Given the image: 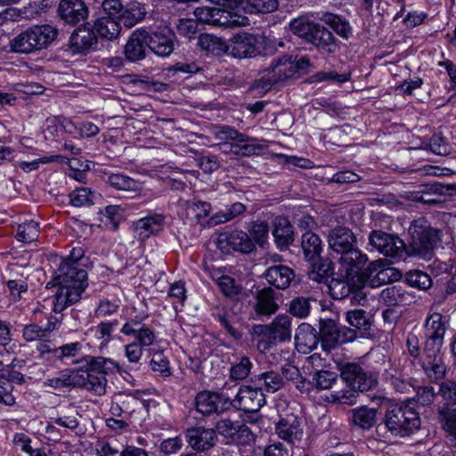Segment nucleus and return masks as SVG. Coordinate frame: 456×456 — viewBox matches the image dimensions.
<instances>
[{
	"label": "nucleus",
	"mask_w": 456,
	"mask_h": 456,
	"mask_svg": "<svg viewBox=\"0 0 456 456\" xmlns=\"http://www.w3.org/2000/svg\"><path fill=\"white\" fill-rule=\"evenodd\" d=\"M88 260L82 247L73 248L66 257L61 258L53 276L57 287L53 302L54 313H61L81 299L88 286L86 270Z\"/></svg>",
	"instance_id": "f257e3e1"
},
{
	"label": "nucleus",
	"mask_w": 456,
	"mask_h": 456,
	"mask_svg": "<svg viewBox=\"0 0 456 456\" xmlns=\"http://www.w3.org/2000/svg\"><path fill=\"white\" fill-rule=\"evenodd\" d=\"M85 365L77 368L78 373L77 387L86 389L94 395L102 396L107 392V376L122 373V367L115 360L104 356L84 355L80 359L74 358L71 363Z\"/></svg>",
	"instance_id": "f03ea898"
},
{
	"label": "nucleus",
	"mask_w": 456,
	"mask_h": 456,
	"mask_svg": "<svg viewBox=\"0 0 456 456\" xmlns=\"http://www.w3.org/2000/svg\"><path fill=\"white\" fill-rule=\"evenodd\" d=\"M289 28L295 36L312 45L322 55L333 56L340 50V42L333 33L308 17L293 19Z\"/></svg>",
	"instance_id": "7ed1b4c3"
},
{
	"label": "nucleus",
	"mask_w": 456,
	"mask_h": 456,
	"mask_svg": "<svg viewBox=\"0 0 456 456\" xmlns=\"http://www.w3.org/2000/svg\"><path fill=\"white\" fill-rule=\"evenodd\" d=\"M411 239L405 244V256L430 260L439 240L438 231L424 218L415 220L409 228Z\"/></svg>",
	"instance_id": "20e7f679"
},
{
	"label": "nucleus",
	"mask_w": 456,
	"mask_h": 456,
	"mask_svg": "<svg viewBox=\"0 0 456 456\" xmlns=\"http://www.w3.org/2000/svg\"><path fill=\"white\" fill-rule=\"evenodd\" d=\"M210 133L219 142L218 145L224 152L250 157L262 150L256 138L249 137L230 126H214L210 128Z\"/></svg>",
	"instance_id": "39448f33"
},
{
	"label": "nucleus",
	"mask_w": 456,
	"mask_h": 456,
	"mask_svg": "<svg viewBox=\"0 0 456 456\" xmlns=\"http://www.w3.org/2000/svg\"><path fill=\"white\" fill-rule=\"evenodd\" d=\"M384 424L391 435L406 437L420 428L421 419L411 403H405L389 407L384 417Z\"/></svg>",
	"instance_id": "423d86ee"
},
{
	"label": "nucleus",
	"mask_w": 456,
	"mask_h": 456,
	"mask_svg": "<svg viewBox=\"0 0 456 456\" xmlns=\"http://www.w3.org/2000/svg\"><path fill=\"white\" fill-rule=\"evenodd\" d=\"M57 35L58 30L51 25L33 26L11 41V49L20 53H30L45 49L54 41Z\"/></svg>",
	"instance_id": "0eeeda50"
},
{
	"label": "nucleus",
	"mask_w": 456,
	"mask_h": 456,
	"mask_svg": "<svg viewBox=\"0 0 456 456\" xmlns=\"http://www.w3.org/2000/svg\"><path fill=\"white\" fill-rule=\"evenodd\" d=\"M254 333L259 337L257 348L268 350L276 342L289 341L292 335L291 317L285 314H278L271 323L254 326Z\"/></svg>",
	"instance_id": "6e6552de"
},
{
	"label": "nucleus",
	"mask_w": 456,
	"mask_h": 456,
	"mask_svg": "<svg viewBox=\"0 0 456 456\" xmlns=\"http://www.w3.org/2000/svg\"><path fill=\"white\" fill-rule=\"evenodd\" d=\"M36 349L38 353L39 359L57 366L59 364L71 363L73 359L80 354L83 345L81 342L76 341L56 346V345L47 338L39 340Z\"/></svg>",
	"instance_id": "1a4fd4ad"
},
{
	"label": "nucleus",
	"mask_w": 456,
	"mask_h": 456,
	"mask_svg": "<svg viewBox=\"0 0 456 456\" xmlns=\"http://www.w3.org/2000/svg\"><path fill=\"white\" fill-rule=\"evenodd\" d=\"M319 333L321 346L327 353L357 338L355 330L342 326L331 319L320 321Z\"/></svg>",
	"instance_id": "9d476101"
},
{
	"label": "nucleus",
	"mask_w": 456,
	"mask_h": 456,
	"mask_svg": "<svg viewBox=\"0 0 456 456\" xmlns=\"http://www.w3.org/2000/svg\"><path fill=\"white\" fill-rule=\"evenodd\" d=\"M369 243L380 254L394 260H400L405 256V242L397 235L375 230L369 235Z\"/></svg>",
	"instance_id": "9b49d317"
},
{
	"label": "nucleus",
	"mask_w": 456,
	"mask_h": 456,
	"mask_svg": "<svg viewBox=\"0 0 456 456\" xmlns=\"http://www.w3.org/2000/svg\"><path fill=\"white\" fill-rule=\"evenodd\" d=\"M216 245L224 254L232 252L250 254L256 249L255 243L248 233L239 229L221 232L218 235Z\"/></svg>",
	"instance_id": "f8f14e48"
},
{
	"label": "nucleus",
	"mask_w": 456,
	"mask_h": 456,
	"mask_svg": "<svg viewBox=\"0 0 456 456\" xmlns=\"http://www.w3.org/2000/svg\"><path fill=\"white\" fill-rule=\"evenodd\" d=\"M146 45L159 57H168L175 49V34L167 27L156 29L144 27Z\"/></svg>",
	"instance_id": "ddd939ff"
},
{
	"label": "nucleus",
	"mask_w": 456,
	"mask_h": 456,
	"mask_svg": "<svg viewBox=\"0 0 456 456\" xmlns=\"http://www.w3.org/2000/svg\"><path fill=\"white\" fill-rule=\"evenodd\" d=\"M340 377L354 390L368 391L377 386V379L368 374L356 362H345L339 365Z\"/></svg>",
	"instance_id": "4468645a"
},
{
	"label": "nucleus",
	"mask_w": 456,
	"mask_h": 456,
	"mask_svg": "<svg viewBox=\"0 0 456 456\" xmlns=\"http://www.w3.org/2000/svg\"><path fill=\"white\" fill-rule=\"evenodd\" d=\"M193 14L200 23L215 27L234 28L243 24L240 16L222 8L200 6L194 10Z\"/></svg>",
	"instance_id": "2eb2a0df"
},
{
	"label": "nucleus",
	"mask_w": 456,
	"mask_h": 456,
	"mask_svg": "<svg viewBox=\"0 0 456 456\" xmlns=\"http://www.w3.org/2000/svg\"><path fill=\"white\" fill-rule=\"evenodd\" d=\"M197 411L204 416L212 413L220 414L229 411L232 407V399L224 392H200L195 398Z\"/></svg>",
	"instance_id": "dca6fc26"
},
{
	"label": "nucleus",
	"mask_w": 456,
	"mask_h": 456,
	"mask_svg": "<svg viewBox=\"0 0 456 456\" xmlns=\"http://www.w3.org/2000/svg\"><path fill=\"white\" fill-rule=\"evenodd\" d=\"M449 328V318L440 313L429 314L425 322L426 342L424 347L440 348L444 345V334Z\"/></svg>",
	"instance_id": "f3484780"
},
{
	"label": "nucleus",
	"mask_w": 456,
	"mask_h": 456,
	"mask_svg": "<svg viewBox=\"0 0 456 456\" xmlns=\"http://www.w3.org/2000/svg\"><path fill=\"white\" fill-rule=\"evenodd\" d=\"M232 407L245 412H256L266 403L262 387L241 386L232 400Z\"/></svg>",
	"instance_id": "a211bd4d"
},
{
	"label": "nucleus",
	"mask_w": 456,
	"mask_h": 456,
	"mask_svg": "<svg viewBox=\"0 0 456 456\" xmlns=\"http://www.w3.org/2000/svg\"><path fill=\"white\" fill-rule=\"evenodd\" d=\"M421 367L431 381L443 379L446 374V365L441 349L424 347Z\"/></svg>",
	"instance_id": "6ab92c4d"
},
{
	"label": "nucleus",
	"mask_w": 456,
	"mask_h": 456,
	"mask_svg": "<svg viewBox=\"0 0 456 456\" xmlns=\"http://www.w3.org/2000/svg\"><path fill=\"white\" fill-rule=\"evenodd\" d=\"M98 38L93 28L79 27L74 30L69 40V50L73 54L86 55L97 48Z\"/></svg>",
	"instance_id": "aec40b11"
},
{
	"label": "nucleus",
	"mask_w": 456,
	"mask_h": 456,
	"mask_svg": "<svg viewBox=\"0 0 456 456\" xmlns=\"http://www.w3.org/2000/svg\"><path fill=\"white\" fill-rule=\"evenodd\" d=\"M367 261V256L358 249L357 246L342 253L338 259L345 279L360 278L359 274L364 268Z\"/></svg>",
	"instance_id": "412c9836"
},
{
	"label": "nucleus",
	"mask_w": 456,
	"mask_h": 456,
	"mask_svg": "<svg viewBox=\"0 0 456 456\" xmlns=\"http://www.w3.org/2000/svg\"><path fill=\"white\" fill-rule=\"evenodd\" d=\"M188 444L196 451L205 452L214 447L217 441L216 431L198 426L190 428L185 432Z\"/></svg>",
	"instance_id": "4be33fe9"
},
{
	"label": "nucleus",
	"mask_w": 456,
	"mask_h": 456,
	"mask_svg": "<svg viewBox=\"0 0 456 456\" xmlns=\"http://www.w3.org/2000/svg\"><path fill=\"white\" fill-rule=\"evenodd\" d=\"M297 65L291 55H283L273 60L269 67L271 77L266 85L270 89L273 85L283 82L292 77L297 73Z\"/></svg>",
	"instance_id": "5701e85b"
},
{
	"label": "nucleus",
	"mask_w": 456,
	"mask_h": 456,
	"mask_svg": "<svg viewBox=\"0 0 456 456\" xmlns=\"http://www.w3.org/2000/svg\"><path fill=\"white\" fill-rule=\"evenodd\" d=\"M274 430L279 438L291 445L299 442L304 435L300 419L293 415L281 419L275 424Z\"/></svg>",
	"instance_id": "b1692460"
},
{
	"label": "nucleus",
	"mask_w": 456,
	"mask_h": 456,
	"mask_svg": "<svg viewBox=\"0 0 456 456\" xmlns=\"http://www.w3.org/2000/svg\"><path fill=\"white\" fill-rule=\"evenodd\" d=\"M166 216L160 213H152L138 219L134 223V232L140 240H146L164 230Z\"/></svg>",
	"instance_id": "393cba45"
},
{
	"label": "nucleus",
	"mask_w": 456,
	"mask_h": 456,
	"mask_svg": "<svg viewBox=\"0 0 456 456\" xmlns=\"http://www.w3.org/2000/svg\"><path fill=\"white\" fill-rule=\"evenodd\" d=\"M329 247L336 253L342 254L357 246L354 233L347 227L337 226L328 235Z\"/></svg>",
	"instance_id": "a878e982"
},
{
	"label": "nucleus",
	"mask_w": 456,
	"mask_h": 456,
	"mask_svg": "<svg viewBox=\"0 0 456 456\" xmlns=\"http://www.w3.org/2000/svg\"><path fill=\"white\" fill-rule=\"evenodd\" d=\"M58 12L66 23L76 25L88 16V8L83 0H61Z\"/></svg>",
	"instance_id": "bb28decb"
},
{
	"label": "nucleus",
	"mask_w": 456,
	"mask_h": 456,
	"mask_svg": "<svg viewBox=\"0 0 456 456\" xmlns=\"http://www.w3.org/2000/svg\"><path fill=\"white\" fill-rule=\"evenodd\" d=\"M256 44L257 39L254 35L240 32L231 39V54L239 59L251 58L257 53Z\"/></svg>",
	"instance_id": "cd10ccee"
},
{
	"label": "nucleus",
	"mask_w": 456,
	"mask_h": 456,
	"mask_svg": "<svg viewBox=\"0 0 456 456\" xmlns=\"http://www.w3.org/2000/svg\"><path fill=\"white\" fill-rule=\"evenodd\" d=\"M146 49L144 28H140L132 32L125 45L124 54L129 61L135 62L145 59Z\"/></svg>",
	"instance_id": "c85d7f7f"
},
{
	"label": "nucleus",
	"mask_w": 456,
	"mask_h": 456,
	"mask_svg": "<svg viewBox=\"0 0 456 456\" xmlns=\"http://www.w3.org/2000/svg\"><path fill=\"white\" fill-rule=\"evenodd\" d=\"M320 333L310 324L301 323L295 333V346L299 353L307 354L316 348Z\"/></svg>",
	"instance_id": "c756f323"
},
{
	"label": "nucleus",
	"mask_w": 456,
	"mask_h": 456,
	"mask_svg": "<svg viewBox=\"0 0 456 456\" xmlns=\"http://www.w3.org/2000/svg\"><path fill=\"white\" fill-rule=\"evenodd\" d=\"M273 236L280 250L287 249L294 241V229L289 220L284 216H278L273 222Z\"/></svg>",
	"instance_id": "7c9ffc66"
},
{
	"label": "nucleus",
	"mask_w": 456,
	"mask_h": 456,
	"mask_svg": "<svg viewBox=\"0 0 456 456\" xmlns=\"http://www.w3.org/2000/svg\"><path fill=\"white\" fill-rule=\"evenodd\" d=\"M279 309L275 291L268 287L256 291L254 310L258 316H271Z\"/></svg>",
	"instance_id": "2f4dec72"
},
{
	"label": "nucleus",
	"mask_w": 456,
	"mask_h": 456,
	"mask_svg": "<svg viewBox=\"0 0 456 456\" xmlns=\"http://www.w3.org/2000/svg\"><path fill=\"white\" fill-rule=\"evenodd\" d=\"M265 277L271 286L278 289H286L295 278V273L289 266L277 265L267 268Z\"/></svg>",
	"instance_id": "473e14b6"
},
{
	"label": "nucleus",
	"mask_w": 456,
	"mask_h": 456,
	"mask_svg": "<svg viewBox=\"0 0 456 456\" xmlns=\"http://www.w3.org/2000/svg\"><path fill=\"white\" fill-rule=\"evenodd\" d=\"M77 368H66L60 370L55 376L47 378L44 381V387L61 391L77 387L79 383L77 381Z\"/></svg>",
	"instance_id": "72a5a7b5"
},
{
	"label": "nucleus",
	"mask_w": 456,
	"mask_h": 456,
	"mask_svg": "<svg viewBox=\"0 0 456 456\" xmlns=\"http://www.w3.org/2000/svg\"><path fill=\"white\" fill-rule=\"evenodd\" d=\"M137 399L129 394L117 393L111 397L110 412L116 417L130 416L137 405Z\"/></svg>",
	"instance_id": "f704fd0d"
},
{
	"label": "nucleus",
	"mask_w": 456,
	"mask_h": 456,
	"mask_svg": "<svg viewBox=\"0 0 456 456\" xmlns=\"http://www.w3.org/2000/svg\"><path fill=\"white\" fill-rule=\"evenodd\" d=\"M380 299L389 306L406 305L412 301V296L401 285H391L380 293Z\"/></svg>",
	"instance_id": "c9c22d12"
},
{
	"label": "nucleus",
	"mask_w": 456,
	"mask_h": 456,
	"mask_svg": "<svg viewBox=\"0 0 456 456\" xmlns=\"http://www.w3.org/2000/svg\"><path fill=\"white\" fill-rule=\"evenodd\" d=\"M92 28L96 37L113 40L119 36L121 25L118 20L102 16L94 21Z\"/></svg>",
	"instance_id": "e433bc0d"
},
{
	"label": "nucleus",
	"mask_w": 456,
	"mask_h": 456,
	"mask_svg": "<svg viewBox=\"0 0 456 456\" xmlns=\"http://www.w3.org/2000/svg\"><path fill=\"white\" fill-rule=\"evenodd\" d=\"M321 20L342 39L349 40L353 36V28L349 20L345 17L331 12H325Z\"/></svg>",
	"instance_id": "4c0bfd02"
},
{
	"label": "nucleus",
	"mask_w": 456,
	"mask_h": 456,
	"mask_svg": "<svg viewBox=\"0 0 456 456\" xmlns=\"http://www.w3.org/2000/svg\"><path fill=\"white\" fill-rule=\"evenodd\" d=\"M301 248L308 262L315 261L322 252V242L319 235L312 231L304 232L301 237Z\"/></svg>",
	"instance_id": "58836bf2"
},
{
	"label": "nucleus",
	"mask_w": 456,
	"mask_h": 456,
	"mask_svg": "<svg viewBox=\"0 0 456 456\" xmlns=\"http://www.w3.org/2000/svg\"><path fill=\"white\" fill-rule=\"evenodd\" d=\"M316 260V262H311L312 265L311 269L308 272V277L314 281L326 283L333 274V264L330 260L324 258L319 257Z\"/></svg>",
	"instance_id": "ea45409f"
},
{
	"label": "nucleus",
	"mask_w": 456,
	"mask_h": 456,
	"mask_svg": "<svg viewBox=\"0 0 456 456\" xmlns=\"http://www.w3.org/2000/svg\"><path fill=\"white\" fill-rule=\"evenodd\" d=\"M252 382L256 385L263 386L268 393H275L284 385L282 376L274 370L265 371L254 376Z\"/></svg>",
	"instance_id": "a19ab883"
},
{
	"label": "nucleus",
	"mask_w": 456,
	"mask_h": 456,
	"mask_svg": "<svg viewBox=\"0 0 456 456\" xmlns=\"http://www.w3.org/2000/svg\"><path fill=\"white\" fill-rule=\"evenodd\" d=\"M107 183L116 190L127 192L138 193L142 189L138 181L122 173L109 175Z\"/></svg>",
	"instance_id": "79ce46f5"
},
{
	"label": "nucleus",
	"mask_w": 456,
	"mask_h": 456,
	"mask_svg": "<svg viewBox=\"0 0 456 456\" xmlns=\"http://www.w3.org/2000/svg\"><path fill=\"white\" fill-rule=\"evenodd\" d=\"M77 415L76 408L73 405H69L65 409L59 411L56 416L51 417L50 420L52 423L74 431L79 426Z\"/></svg>",
	"instance_id": "37998d69"
},
{
	"label": "nucleus",
	"mask_w": 456,
	"mask_h": 456,
	"mask_svg": "<svg viewBox=\"0 0 456 456\" xmlns=\"http://www.w3.org/2000/svg\"><path fill=\"white\" fill-rule=\"evenodd\" d=\"M198 45L202 51L213 55H221L228 50V46L220 37L211 34H200Z\"/></svg>",
	"instance_id": "c03bdc74"
},
{
	"label": "nucleus",
	"mask_w": 456,
	"mask_h": 456,
	"mask_svg": "<svg viewBox=\"0 0 456 456\" xmlns=\"http://www.w3.org/2000/svg\"><path fill=\"white\" fill-rule=\"evenodd\" d=\"M385 380L396 392L407 393L412 387L411 379L407 378L401 370L389 368L385 372Z\"/></svg>",
	"instance_id": "a18cd8bd"
},
{
	"label": "nucleus",
	"mask_w": 456,
	"mask_h": 456,
	"mask_svg": "<svg viewBox=\"0 0 456 456\" xmlns=\"http://www.w3.org/2000/svg\"><path fill=\"white\" fill-rule=\"evenodd\" d=\"M121 14L119 24L123 23L125 27L132 28L144 18L146 11L140 3H131L126 7L124 6Z\"/></svg>",
	"instance_id": "49530a36"
},
{
	"label": "nucleus",
	"mask_w": 456,
	"mask_h": 456,
	"mask_svg": "<svg viewBox=\"0 0 456 456\" xmlns=\"http://www.w3.org/2000/svg\"><path fill=\"white\" fill-rule=\"evenodd\" d=\"M376 418L377 410L374 408L362 406L352 411L353 423L362 429H370L372 428L376 422Z\"/></svg>",
	"instance_id": "de8ad7c7"
},
{
	"label": "nucleus",
	"mask_w": 456,
	"mask_h": 456,
	"mask_svg": "<svg viewBox=\"0 0 456 456\" xmlns=\"http://www.w3.org/2000/svg\"><path fill=\"white\" fill-rule=\"evenodd\" d=\"M118 325V321L114 319L112 321L101 322L96 326L92 327L90 330L94 333L96 340L100 341V346H106L112 339V334Z\"/></svg>",
	"instance_id": "09e8293b"
},
{
	"label": "nucleus",
	"mask_w": 456,
	"mask_h": 456,
	"mask_svg": "<svg viewBox=\"0 0 456 456\" xmlns=\"http://www.w3.org/2000/svg\"><path fill=\"white\" fill-rule=\"evenodd\" d=\"M246 209L247 208L244 204L240 202H234L229 207H227L225 210H221L213 215L209 218L208 223L211 225H216L232 221V219L243 214L246 211Z\"/></svg>",
	"instance_id": "8fccbe9b"
},
{
	"label": "nucleus",
	"mask_w": 456,
	"mask_h": 456,
	"mask_svg": "<svg viewBox=\"0 0 456 456\" xmlns=\"http://www.w3.org/2000/svg\"><path fill=\"white\" fill-rule=\"evenodd\" d=\"M311 297L297 296L292 298L288 304V312L298 319H305L311 312Z\"/></svg>",
	"instance_id": "3c124183"
},
{
	"label": "nucleus",
	"mask_w": 456,
	"mask_h": 456,
	"mask_svg": "<svg viewBox=\"0 0 456 456\" xmlns=\"http://www.w3.org/2000/svg\"><path fill=\"white\" fill-rule=\"evenodd\" d=\"M248 235L253 242L259 245L261 248L267 242L269 236V224L266 221H253L247 226Z\"/></svg>",
	"instance_id": "603ef678"
},
{
	"label": "nucleus",
	"mask_w": 456,
	"mask_h": 456,
	"mask_svg": "<svg viewBox=\"0 0 456 456\" xmlns=\"http://www.w3.org/2000/svg\"><path fill=\"white\" fill-rule=\"evenodd\" d=\"M39 232V224L34 220H28L19 224L16 239L24 243H30L37 240Z\"/></svg>",
	"instance_id": "864d4df0"
},
{
	"label": "nucleus",
	"mask_w": 456,
	"mask_h": 456,
	"mask_svg": "<svg viewBox=\"0 0 456 456\" xmlns=\"http://www.w3.org/2000/svg\"><path fill=\"white\" fill-rule=\"evenodd\" d=\"M314 387L318 390L331 388L338 379V374L328 370H316L312 377Z\"/></svg>",
	"instance_id": "5fc2aeb1"
},
{
	"label": "nucleus",
	"mask_w": 456,
	"mask_h": 456,
	"mask_svg": "<svg viewBox=\"0 0 456 456\" xmlns=\"http://www.w3.org/2000/svg\"><path fill=\"white\" fill-rule=\"evenodd\" d=\"M253 368V363L247 356H241L239 361L230 368V378L232 380L240 381L247 379Z\"/></svg>",
	"instance_id": "6e6d98bb"
},
{
	"label": "nucleus",
	"mask_w": 456,
	"mask_h": 456,
	"mask_svg": "<svg viewBox=\"0 0 456 456\" xmlns=\"http://www.w3.org/2000/svg\"><path fill=\"white\" fill-rule=\"evenodd\" d=\"M354 278L346 279V281H336L330 285V293L334 299L341 300L349 297L352 291L355 289Z\"/></svg>",
	"instance_id": "4d7b16f0"
},
{
	"label": "nucleus",
	"mask_w": 456,
	"mask_h": 456,
	"mask_svg": "<svg viewBox=\"0 0 456 456\" xmlns=\"http://www.w3.org/2000/svg\"><path fill=\"white\" fill-rule=\"evenodd\" d=\"M405 281L413 288L426 290L432 285L430 276L419 270H411L405 275Z\"/></svg>",
	"instance_id": "13d9d810"
},
{
	"label": "nucleus",
	"mask_w": 456,
	"mask_h": 456,
	"mask_svg": "<svg viewBox=\"0 0 456 456\" xmlns=\"http://www.w3.org/2000/svg\"><path fill=\"white\" fill-rule=\"evenodd\" d=\"M69 202L74 207H85L94 204V192L87 187L74 190L69 194Z\"/></svg>",
	"instance_id": "bf43d9fd"
},
{
	"label": "nucleus",
	"mask_w": 456,
	"mask_h": 456,
	"mask_svg": "<svg viewBox=\"0 0 456 456\" xmlns=\"http://www.w3.org/2000/svg\"><path fill=\"white\" fill-rule=\"evenodd\" d=\"M240 423V421L223 419L216 423L215 430L226 439V444H232Z\"/></svg>",
	"instance_id": "052dcab7"
},
{
	"label": "nucleus",
	"mask_w": 456,
	"mask_h": 456,
	"mask_svg": "<svg viewBox=\"0 0 456 456\" xmlns=\"http://www.w3.org/2000/svg\"><path fill=\"white\" fill-rule=\"evenodd\" d=\"M132 337L134 338V341L132 343L137 344V346L142 348L152 346L156 340V335L153 330L148 326L139 327L138 330L132 334Z\"/></svg>",
	"instance_id": "680f3d73"
},
{
	"label": "nucleus",
	"mask_w": 456,
	"mask_h": 456,
	"mask_svg": "<svg viewBox=\"0 0 456 456\" xmlns=\"http://www.w3.org/2000/svg\"><path fill=\"white\" fill-rule=\"evenodd\" d=\"M443 428L456 439V409L443 408L439 411Z\"/></svg>",
	"instance_id": "e2e57ef3"
},
{
	"label": "nucleus",
	"mask_w": 456,
	"mask_h": 456,
	"mask_svg": "<svg viewBox=\"0 0 456 456\" xmlns=\"http://www.w3.org/2000/svg\"><path fill=\"white\" fill-rule=\"evenodd\" d=\"M200 20L196 19H180L176 24L179 35L187 38L194 37L199 31Z\"/></svg>",
	"instance_id": "0e129e2a"
},
{
	"label": "nucleus",
	"mask_w": 456,
	"mask_h": 456,
	"mask_svg": "<svg viewBox=\"0 0 456 456\" xmlns=\"http://www.w3.org/2000/svg\"><path fill=\"white\" fill-rule=\"evenodd\" d=\"M22 337L28 342L43 340L49 338L45 328L37 323H30L24 326Z\"/></svg>",
	"instance_id": "69168bd1"
},
{
	"label": "nucleus",
	"mask_w": 456,
	"mask_h": 456,
	"mask_svg": "<svg viewBox=\"0 0 456 456\" xmlns=\"http://www.w3.org/2000/svg\"><path fill=\"white\" fill-rule=\"evenodd\" d=\"M365 311L355 309L346 313V321L348 323L358 330H368L370 328L369 320L366 317Z\"/></svg>",
	"instance_id": "338daca9"
},
{
	"label": "nucleus",
	"mask_w": 456,
	"mask_h": 456,
	"mask_svg": "<svg viewBox=\"0 0 456 456\" xmlns=\"http://www.w3.org/2000/svg\"><path fill=\"white\" fill-rule=\"evenodd\" d=\"M429 147L432 152L437 155H447L452 147L447 139L442 134H435L429 140Z\"/></svg>",
	"instance_id": "774afa93"
}]
</instances>
